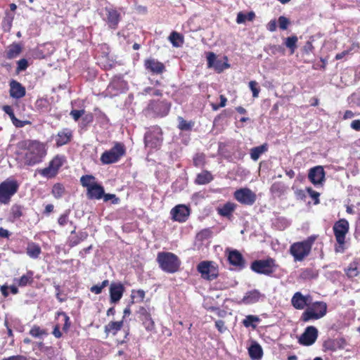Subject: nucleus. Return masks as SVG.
Masks as SVG:
<instances>
[{
	"label": "nucleus",
	"mask_w": 360,
	"mask_h": 360,
	"mask_svg": "<svg viewBox=\"0 0 360 360\" xmlns=\"http://www.w3.org/2000/svg\"><path fill=\"white\" fill-rule=\"evenodd\" d=\"M24 162L27 166H34L42 162L46 155L45 145L37 141L25 143Z\"/></svg>",
	"instance_id": "nucleus-1"
},
{
	"label": "nucleus",
	"mask_w": 360,
	"mask_h": 360,
	"mask_svg": "<svg viewBox=\"0 0 360 360\" xmlns=\"http://www.w3.org/2000/svg\"><path fill=\"white\" fill-rule=\"evenodd\" d=\"M157 260L160 268L167 273L176 272L180 266L179 258L172 252H159Z\"/></svg>",
	"instance_id": "nucleus-2"
},
{
	"label": "nucleus",
	"mask_w": 360,
	"mask_h": 360,
	"mask_svg": "<svg viewBox=\"0 0 360 360\" xmlns=\"http://www.w3.org/2000/svg\"><path fill=\"white\" fill-rule=\"evenodd\" d=\"M19 186V183L12 177L1 182L0 184V204H8L12 196L17 193Z\"/></svg>",
	"instance_id": "nucleus-3"
},
{
	"label": "nucleus",
	"mask_w": 360,
	"mask_h": 360,
	"mask_svg": "<svg viewBox=\"0 0 360 360\" xmlns=\"http://www.w3.org/2000/svg\"><path fill=\"white\" fill-rule=\"evenodd\" d=\"M314 238H309L307 240L293 243L290 248V252L295 262L302 261L310 253Z\"/></svg>",
	"instance_id": "nucleus-4"
},
{
	"label": "nucleus",
	"mask_w": 360,
	"mask_h": 360,
	"mask_svg": "<svg viewBox=\"0 0 360 360\" xmlns=\"http://www.w3.org/2000/svg\"><path fill=\"white\" fill-rule=\"evenodd\" d=\"M327 312V304L323 302H316L308 306L302 313L301 320L307 322L310 320H317L323 317Z\"/></svg>",
	"instance_id": "nucleus-5"
},
{
	"label": "nucleus",
	"mask_w": 360,
	"mask_h": 360,
	"mask_svg": "<svg viewBox=\"0 0 360 360\" xmlns=\"http://www.w3.org/2000/svg\"><path fill=\"white\" fill-rule=\"evenodd\" d=\"M126 152L123 143L117 142L108 150H105L101 156V161L103 165H110L117 162L124 155Z\"/></svg>",
	"instance_id": "nucleus-6"
},
{
	"label": "nucleus",
	"mask_w": 360,
	"mask_h": 360,
	"mask_svg": "<svg viewBox=\"0 0 360 360\" xmlns=\"http://www.w3.org/2000/svg\"><path fill=\"white\" fill-rule=\"evenodd\" d=\"M349 222L345 219H340L335 223L333 229L336 240L339 245L335 248L336 252L343 251V245L345 243V237L349 231Z\"/></svg>",
	"instance_id": "nucleus-7"
},
{
	"label": "nucleus",
	"mask_w": 360,
	"mask_h": 360,
	"mask_svg": "<svg viewBox=\"0 0 360 360\" xmlns=\"http://www.w3.org/2000/svg\"><path fill=\"white\" fill-rule=\"evenodd\" d=\"M250 269L257 274L269 276L275 270L274 260L271 258L255 260L252 262Z\"/></svg>",
	"instance_id": "nucleus-8"
},
{
	"label": "nucleus",
	"mask_w": 360,
	"mask_h": 360,
	"mask_svg": "<svg viewBox=\"0 0 360 360\" xmlns=\"http://www.w3.org/2000/svg\"><path fill=\"white\" fill-rule=\"evenodd\" d=\"M162 141V131L158 127H152L144 136L145 146L147 148H158Z\"/></svg>",
	"instance_id": "nucleus-9"
},
{
	"label": "nucleus",
	"mask_w": 360,
	"mask_h": 360,
	"mask_svg": "<svg viewBox=\"0 0 360 360\" xmlns=\"http://www.w3.org/2000/svg\"><path fill=\"white\" fill-rule=\"evenodd\" d=\"M234 198L240 204L251 206L257 200V195L248 188H240L233 193Z\"/></svg>",
	"instance_id": "nucleus-10"
},
{
	"label": "nucleus",
	"mask_w": 360,
	"mask_h": 360,
	"mask_svg": "<svg viewBox=\"0 0 360 360\" xmlns=\"http://www.w3.org/2000/svg\"><path fill=\"white\" fill-rule=\"evenodd\" d=\"M64 162V156L56 155L50 161L49 166L40 169L39 173L46 178L54 177L57 174L60 167L63 165Z\"/></svg>",
	"instance_id": "nucleus-11"
},
{
	"label": "nucleus",
	"mask_w": 360,
	"mask_h": 360,
	"mask_svg": "<svg viewBox=\"0 0 360 360\" xmlns=\"http://www.w3.org/2000/svg\"><path fill=\"white\" fill-rule=\"evenodd\" d=\"M198 271L203 278L213 280L218 276V269L212 262L204 261L198 265Z\"/></svg>",
	"instance_id": "nucleus-12"
},
{
	"label": "nucleus",
	"mask_w": 360,
	"mask_h": 360,
	"mask_svg": "<svg viewBox=\"0 0 360 360\" xmlns=\"http://www.w3.org/2000/svg\"><path fill=\"white\" fill-rule=\"evenodd\" d=\"M170 109V104L165 101H153L147 108L149 112L154 115L163 117L168 114Z\"/></svg>",
	"instance_id": "nucleus-13"
},
{
	"label": "nucleus",
	"mask_w": 360,
	"mask_h": 360,
	"mask_svg": "<svg viewBox=\"0 0 360 360\" xmlns=\"http://www.w3.org/2000/svg\"><path fill=\"white\" fill-rule=\"evenodd\" d=\"M103 20L112 29L117 28L120 20V14L112 6H105L104 13H102Z\"/></svg>",
	"instance_id": "nucleus-14"
},
{
	"label": "nucleus",
	"mask_w": 360,
	"mask_h": 360,
	"mask_svg": "<svg viewBox=\"0 0 360 360\" xmlns=\"http://www.w3.org/2000/svg\"><path fill=\"white\" fill-rule=\"evenodd\" d=\"M224 61L221 60H217L216 58V55L212 52H210L208 53L207 56V66L209 68H214L218 72H221L224 70L229 68L230 67L229 64L227 62L228 58L226 56L224 57Z\"/></svg>",
	"instance_id": "nucleus-15"
},
{
	"label": "nucleus",
	"mask_w": 360,
	"mask_h": 360,
	"mask_svg": "<svg viewBox=\"0 0 360 360\" xmlns=\"http://www.w3.org/2000/svg\"><path fill=\"white\" fill-rule=\"evenodd\" d=\"M318 337V330L314 326H308L299 338L300 344L305 346L313 345Z\"/></svg>",
	"instance_id": "nucleus-16"
},
{
	"label": "nucleus",
	"mask_w": 360,
	"mask_h": 360,
	"mask_svg": "<svg viewBox=\"0 0 360 360\" xmlns=\"http://www.w3.org/2000/svg\"><path fill=\"white\" fill-rule=\"evenodd\" d=\"M308 178L314 185H322L325 181V172L322 166H316L309 169Z\"/></svg>",
	"instance_id": "nucleus-17"
},
{
	"label": "nucleus",
	"mask_w": 360,
	"mask_h": 360,
	"mask_svg": "<svg viewBox=\"0 0 360 360\" xmlns=\"http://www.w3.org/2000/svg\"><path fill=\"white\" fill-rule=\"evenodd\" d=\"M110 297L111 303H117L122 298L124 287L120 283H112L110 285Z\"/></svg>",
	"instance_id": "nucleus-18"
},
{
	"label": "nucleus",
	"mask_w": 360,
	"mask_h": 360,
	"mask_svg": "<svg viewBox=\"0 0 360 360\" xmlns=\"http://www.w3.org/2000/svg\"><path fill=\"white\" fill-rule=\"evenodd\" d=\"M264 298L265 295L264 294L261 293L258 290L255 289L248 291L243 297L241 302L245 304H252L264 300Z\"/></svg>",
	"instance_id": "nucleus-19"
},
{
	"label": "nucleus",
	"mask_w": 360,
	"mask_h": 360,
	"mask_svg": "<svg viewBox=\"0 0 360 360\" xmlns=\"http://www.w3.org/2000/svg\"><path fill=\"white\" fill-rule=\"evenodd\" d=\"M171 214L175 221L184 222L189 215V210L184 205H179L171 210Z\"/></svg>",
	"instance_id": "nucleus-20"
},
{
	"label": "nucleus",
	"mask_w": 360,
	"mask_h": 360,
	"mask_svg": "<svg viewBox=\"0 0 360 360\" xmlns=\"http://www.w3.org/2000/svg\"><path fill=\"white\" fill-rule=\"evenodd\" d=\"M228 260L231 265L238 269H242L245 266V259L243 255L236 250H230L229 252Z\"/></svg>",
	"instance_id": "nucleus-21"
},
{
	"label": "nucleus",
	"mask_w": 360,
	"mask_h": 360,
	"mask_svg": "<svg viewBox=\"0 0 360 360\" xmlns=\"http://www.w3.org/2000/svg\"><path fill=\"white\" fill-rule=\"evenodd\" d=\"M145 68L153 74L159 75L165 71V65L156 59L149 58L144 62Z\"/></svg>",
	"instance_id": "nucleus-22"
},
{
	"label": "nucleus",
	"mask_w": 360,
	"mask_h": 360,
	"mask_svg": "<svg viewBox=\"0 0 360 360\" xmlns=\"http://www.w3.org/2000/svg\"><path fill=\"white\" fill-rule=\"evenodd\" d=\"M309 296H304L301 292H297L292 297V306L297 309H303L309 303Z\"/></svg>",
	"instance_id": "nucleus-23"
},
{
	"label": "nucleus",
	"mask_w": 360,
	"mask_h": 360,
	"mask_svg": "<svg viewBox=\"0 0 360 360\" xmlns=\"http://www.w3.org/2000/svg\"><path fill=\"white\" fill-rule=\"evenodd\" d=\"M25 87L18 82L12 80L10 82V96L16 99L22 98L25 95Z\"/></svg>",
	"instance_id": "nucleus-24"
},
{
	"label": "nucleus",
	"mask_w": 360,
	"mask_h": 360,
	"mask_svg": "<svg viewBox=\"0 0 360 360\" xmlns=\"http://www.w3.org/2000/svg\"><path fill=\"white\" fill-rule=\"evenodd\" d=\"M72 137V132L69 129H63L60 131L56 136V143L58 146H62L70 141Z\"/></svg>",
	"instance_id": "nucleus-25"
},
{
	"label": "nucleus",
	"mask_w": 360,
	"mask_h": 360,
	"mask_svg": "<svg viewBox=\"0 0 360 360\" xmlns=\"http://www.w3.org/2000/svg\"><path fill=\"white\" fill-rule=\"evenodd\" d=\"M139 313L143 321V324L147 330H152L154 328L155 324L153 321L150 313L144 307L139 309Z\"/></svg>",
	"instance_id": "nucleus-26"
},
{
	"label": "nucleus",
	"mask_w": 360,
	"mask_h": 360,
	"mask_svg": "<svg viewBox=\"0 0 360 360\" xmlns=\"http://www.w3.org/2000/svg\"><path fill=\"white\" fill-rule=\"evenodd\" d=\"M236 208V205L231 202H227L224 205L218 207L217 210L219 215L230 218Z\"/></svg>",
	"instance_id": "nucleus-27"
},
{
	"label": "nucleus",
	"mask_w": 360,
	"mask_h": 360,
	"mask_svg": "<svg viewBox=\"0 0 360 360\" xmlns=\"http://www.w3.org/2000/svg\"><path fill=\"white\" fill-rule=\"evenodd\" d=\"M104 194L103 186L96 184L87 190L86 195L89 199H101Z\"/></svg>",
	"instance_id": "nucleus-28"
},
{
	"label": "nucleus",
	"mask_w": 360,
	"mask_h": 360,
	"mask_svg": "<svg viewBox=\"0 0 360 360\" xmlns=\"http://www.w3.org/2000/svg\"><path fill=\"white\" fill-rule=\"evenodd\" d=\"M248 353L252 360H260L263 351L262 347L257 342H254L248 349Z\"/></svg>",
	"instance_id": "nucleus-29"
},
{
	"label": "nucleus",
	"mask_w": 360,
	"mask_h": 360,
	"mask_svg": "<svg viewBox=\"0 0 360 360\" xmlns=\"http://www.w3.org/2000/svg\"><path fill=\"white\" fill-rule=\"evenodd\" d=\"M3 110L5 112V113H6L10 117L13 124L16 127H22L27 123V122L19 120L15 117L14 112H13V110L11 106L4 105Z\"/></svg>",
	"instance_id": "nucleus-30"
},
{
	"label": "nucleus",
	"mask_w": 360,
	"mask_h": 360,
	"mask_svg": "<svg viewBox=\"0 0 360 360\" xmlns=\"http://www.w3.org/2000/svg\"><path fill=\"white\" fill-rule=\"evenodd\" d=\"M22 51V46L17 43H13L8 46L6 51V58L13 59L16 58Z\"/></svg>",
	"instance_id": "nucleus-31"
},
{
	"label": "nucleus",
	"mask_w": 360,
	"mask_h": 360,
	"mask_svg": "<svg viewBox=\"0 0 360 360\" xmlns=\"http://www.w3.org/2000/svg\"><path fill=\"white\" fill-rule=\"evenodd\" d=\"M212 179L213 176L210 172L203 171L197 175L195 182L197 184L203 185L210 183Z\"/></svg>",
	"instance_id": "nucleus-32"
},
{
	"label": "nucleus",
	"mask_w": 360,
	"mask_h": 360,
	"mask_svg": "<svg viewBox=\"0 0 360 360\" xmlns=\"http://www.w3.org/2000/svg\"><path fill=\"white\" fill-rule=\"evenodd\" d=\"M267 144L264 143L259 146L252 148L250 150V158L254 161H257L262 154L267 151Z\"/></svg>",
	"instance_id": "nucleus-33"
},
{
	"label": "nucleus",
	"mask_w": 360,
	"mask_h": 360,
	"mask_svg": "<svg viewBox=\"0 0 360 360\" xmlns=\"http://www.w3.org/2000/svg\"><path fill=\"white\" fill-rule=\"evenodd\" d=\"M33 281V273L31 271H27L25 275H22L19 278H15L14 282L15 284L20 287L26 286L28 283H32Z\"/></svg>",
	"instance_id": "nucleus-34"
},
{
	"label": "nucleus",
	"mask_w": 360,
	"mask_h": 360,
	"mask_svg": "<svg viewBox=\"0 0 360 360\" xmlns=\"http://www.w3.org/2000/svg\"><path fill=\"white\" fill-rule=\"evenodd\" d=\"M122 321H110L105 326V331L108 333H112V335H115L122 328Z\"/></svg>",
	"instance_id": "nucleus-35"
},
{
	"label": "nucleus",
	"mask_w": 360,
	"mask_h": 360,
	"mask_svg": "<svg viewBox=\"0 0 360 360\" xmlns=\"http://www.w3.org/2000/svg\"><path fill=\"white\" fill-rule=\"evenodd\" d=\"M124 85V81L120 79H116L113 80L112 82L110 83L107 88V91L112 94V95H117L120 89L123 87Z\"/></svg>",
	"instance_id": "nucleus-36"
},
{
	"label": "nucleus",
	"mask_w": 360,
	"mask_h": 360,
	"mask_svg": "<svg viewBox=\"0 0 360 360\" xmlns=\"http://www.w3.org/2000/svg\"><path fill=\"white\" fill-rule=\"evenodd\" d=\"M41 253V248L38 244L34 243H30L27 248V254L31 258H38Z\"/></svg>",
	"instance_id": "nucleus-37"
},
{
	"label": "nucleus",
	"mask_w": 360,
	"mask_h": 360,
	"mask_svg": "<svg viewBox=\"0 0 360 360\" xmlns=\"http://www.w3.org/2000/svg\"><path fill=\"white\" fill-rule=\"evenodd\" d=\"M169 41L174 47H180L184 44V37L176 32H172L168 37Z\"/></svg>",
	"instance_id": "nucleus-38"
},
{
	"label": "nucleus",
	"mask_w": 360,
	"mask_h": 360,
	"mask_svg": "<svg viewBox=\"0 0 360 360\" xmlns=\"http://www.w3.org/2000/svg\"><path fill=\"white\" fill-rule=\"evenodd\" d=\"M360 274V261L351 263L347 269V275L350 278L357 276Z\"/></svg>",
	"instance_id": "nucleus-39"
},
{
	"label": "nucleus",
	"mask_w": 360,
	"mask_h": 360,
	"mask_svg": "<svg viewBox=\"0 0 360 360\" xmlns=\"http://www.w3.org/2000/svg\"><path fill=\"white\" fill-rule=\"evenodd\" d=\"M22 210L23 207L19 205H13L11 208L10 212V219L12 221H15L16 219H20L22 215Z\"/></svg>",
	"instance_id": "nucleus-40"
},
{
	"label": "nucleus",
	"mask_w": 360,
	"mask_h": 360,
	"mask_svg": "<svg viewBox=\"0 0 360 360\" xmlns=\"http://www.w3.org/2000/svg\"><path fill=\"white\" fill-rule=\"evenodd\" d=\"M94 180H95V178L92 175H84L80 178L81 184L84 187H86L87 190L89 189V188H90L91 186H93L94 185H95L96 184L94 181Z\"/></svg>",
	"instance_id": "nucleus-41"
},
{
	"label": "nucleus",
	"mask_w": 360,
	"mask_h": 360,
	"mask_svg": "<svg viewBox=\"0 0 360 360\" xmlns=\"http://www.w3.org/2000/svg\"><path fill=\"white\" fill-rule=\"evenodd\" d=\"M298 39L296 36H292L285 39V45L290 50L291 53H294L297 49V42Z\"/></svg>",
	"instance_id": "nucleus-42"
},
{
	"label": "nucleus",
	"mask_w": 360,
	"mask_h": 360,
	"mask_svg": "<svg viewBox=\"0 0 360 360\" xmlns=\"http://www.w3.org/2000/svg\"><path fill=\"white\" fill-rule=\"evenodd\" d=\"M255 13L253 12H250L248 14H244L242 12H240L237 15L236 22L238 24L244 23L246 20L252 21L255 18Z\"/></svg>",
	"instance_id": "nucleus-43"
},
{
	"label": "nucleus",
	"mask_w": 360,
	"mask_h": 360,
	"mask_svg": "<svg viewBox=\"0 0 360 360\" xmlns=\"http://www.w3.org/2000/svg\"><path fill=\"white\" fill-rule=\"evenodd\" d=\"M259 321V319L257 316L254 315H248L245 317V319L243 321V324L246 327H252L253 328H256V325L254 323H257Z\"/></svg>",
	"instance_id": "nucleus-44"
},
{
	"label": "nucleus",
	"mask_w": 360,
	"mask_h": 360,
	"mask_svg": "<svg viewBox=\"0 0 360 360\" xmlns=\"http://www.w3.org/2000/svg\"><path fill=\"white\" fill-rule=\"evenodd\" d=\"M30 334L34 338H41L44 335H47L48 333L46 330L34 326L30 330Z\"/></svg>",
	"instance_id": "nucleus-45"
},
{
	"label": "nucleus",
	"mask_w": 360,
	"mask_h": 360,
	"mask_svg": "<svg viewBox=\"0 0 360 360\" xmlns=\"http://www.w3.org/2000/svg\"><path fill=\"white\" fill-rule=\"evenodd\" d=\"M65 193V188L60 184H56L52 188V193L56 198H60Z\"/></svg>",
	"instance_id": "nucleus-46"
},
{
	"label": "nucleus",
	"mask_w": 360,
	"mask_h": 360,
	"mask_svg": "<svg viewBox=\"0 0 360 360\" xmlns=\"http://www.w3.org/2000/svg\"><path fill=\"white\" fill-rule=\"evenodd\" d=\"M284 191V186L280 182L274 183L271 187V191L276 195H281Z\"/></svg>",
	"instance_id": "nucleus-47"
},
{
	"label": "nucleus",
	"mask_w": 360,
	"mask_h": 360,
	"mask_svg": "<svg viewBox=\"0 0 360 360\" xmlns=\"http://www.w3.org/2000/svg\"><path fill=\"white\" fill-rule=\"evenodd\" d=\"M58 316L60 317V316H62L63 317V319L64 321V325L63 326V330L64 331H67L68 330V328H70V318L69 316L65 313V312H59L58 314Z\"/></svg>",
	"instance_id": "nucleus-48"
},
{
	"label": "nucleus",
	"mask_w": 360,
	"mask_h": 360,
	"mask_svg": "<svg viewBox=\"0 0 360 360\" xmlns=\"http://www.w3.org/2000/svg\"><path fill=\"white\" fill-rule=\"evenodd\" d=\"M326 350L335 351L338 347V342L335 340H328L323 345Z\"/></svg>",
	"instance_id": "nucleus-49"
},
{
	"label": "nucleus",
	"mask_w": 360,
	"mask_h": 360,
	"mask_svg": "<svg viewBox=\"0 0 360 360\" xmlns=\"http://www.w3.org/2000/svg\"><path fill=\"white\" fill-rule=\"evenodd\" d=\"M75 233V229L71 231V236L69 237V245L74 247L78 245L81 241L79 239L78 235L73 236Z\"/></svg>",
	"instance_id": "nucleus-50"
},
{
	"label": "nucleus",
	"mask_w": 360,
	"mask_h": 360,
	"mask_svg": "<svg viewBox=\"0 0 360 360\" xmlns=\"http://www.w3.org/2000/svg\"><path fill=\"white\" fill-rule=\"evenodd\" d=\"M17 64H18V66H17L16 71L18 72L25 70L28 67V61L25 58H22V59L19 60L18 61Z\"/></svg>",
	"instance_id": "nucleus-51"
},
{
	"label": "nucleus",
	"mask_w": 360,
	"mask_h": 360,
	"mask_svg": "<svg viewBox=\"0 0 360 360\" xmlns=\"http://www.w3.org/2000/svg\"><path fill=\"white\" fill-rule=\"evenodd\" d=\"M249 87L252 92V96L257 98L259 96V89L257 87V83L255 81L249 82Z\"/></svg>",
	"instance_id": "nucleus-52"
},
{
	"label": "nucleus",
	"mask_w": 360,
	"mask_h": 360,
	"mask_svg": "<svg viewBox=\"0 0 360 360\" xmlns=\"http://www.w3.org/2000/svg\"><path fill=\"white\" fill-rule=\"evenodd\" d=\"M290 24V21L289 20L285 18V16H280L278 18V25H279V27L283 30H285L288 28V25Z\"/></svg>",
	"instance_id": "nucleus-53"
},
{
	"label": "nucleus",
	"mask_w": 360,
	"mask_h": 360,
	"mask_svg": "<svg viewBox=\"0 0 360 360\" xmlns=\"http://www.w3.org/2000/svg\"><path fill=\"white\" fill-rule=\"evenodd\" d=\"M84 110H72L70 115L75 121H77L84 114Z\"/></svg>",
	"instance_id": "nucleus-54"
},
{
	"label": "nucleus",
	"mask_w": 360,
	"mask_h": 360,
	"mask_svg": "<svg viewBox=\"0 0 360 360\" xmlns=\"http://www.w3.org/2000/svg\"><path fill=\"white\" fill-rule=\"evenodd\" d=\"M69 213L70 211H66L64 214L60 216L58 222L60 226H63L68 224Z\"/></svg>",
	"instance_id": "nucleus-55"
},
{
	"label": "nucleus",
	"mask_w": 360,
	"mask_h": 360,
	"mask_svg": "<svg viewBox=\"0 0 360 360\" xmlns=\"http://www.w3.org/2000/svg\"><path fill=\"white\" fill-rule=\"evenodd\" d=\"M215 326L219 333H223L226 330L224 322L222 320H218L215 321Z\"/></svg>",
	"instance_id": "nucleus-56"
},
{
	"label": "nucleus",
	"mask_w": 360,
	"mask_h": 360,
	"mask_svg": "<svg viewBox=\"0 0 360 360\" xmlns=\"http://www.w3.org/2000/svg\"><path fill=\"white\" fill-rule=\"evenodd\" d=\"M131 297L132 298H138L140 301H142L145 297V292L143 290L132 291Z\"/></svg>",
	"instance_id": "nucleus-57"
},
{
	"label": "nucleus",
	"mask_w": 360,
	"mask_h": 360,
	"mask_svg": "<svg viewBox=\"0 0 360 360\" xmlns=\"http://www.w3.org/2000/svg\"><path fill=\"white\" fill-rule=\"evenodd\" d=\"M103 197L105 202H108L110 200H112L113 204H117L119 202V199L114 194H103Z\"/></svg>",
	"instance_id": "nucleus-58"
},
{
	"label": "nucleus",
	"mask_w": 360,
	"mask_h": 360,
	"mask_svg": "<svg viewBox=\"0 0 360 360\" xmlns=\"http://www.w3.org/2000/svg\"><path fill=\"white\" fill-rule=\"evenodd\" d=\"M307 192L309 194V195L315 200V204H318L319 202V193L315 191H314L312 188H307Z\"/></svg>",
	"instance_id": "nucleus-59"
},
{
	"label": "nucleus",
	"mask_w": 360,
	"mask_h": 360,
	"mask_svg": "<svg viewBox=\"0 0 360 360\" xmlns=\"http://www.w3.org/2000/svg\"><path fill=\"white\" fill-rule=\"evenodd\" d=\"M179 128L181 130H187L191 128L190 124L187 123L183 118L179 117Z\"/></svg>",
	"instance_id": "nucleus-60"
},
{
	"label": "nucleus",
	"mask_w": 360,
	"mask_h": 360,
	"mask_svg": "<svg viewBox=\"0 0 360 360\" xmlns=\"http://www.w3.org/2000/svg\"><path fill=\"white\" fill-rule=\"evenodd\" d=\"M1 360H28L27 358L23 355H14L7 358H4Z\"/></svg>",
	"instance_id": "nucleus-61"
},
{
	"label": "nucleus",
	"mask_w": 360,
	"mask_h": 360,
	"mask_svg": "<svg viewBox=\"0 0 360 360\" xmlns=\"http://www.w3.org/2000/svg\"><path fill=\"white\" fill-rule=\"evenodd\" d=\"M267 29L268 30H269L270 32H274L276 30V22L275 20H271L268 24H267Z\"/></svg>",
	"instance_id": "nucleus-62"
},
{
	"label": "nucleus",
	"mask_w": 360,
	"mask_h": 360,
	"mask_svg": "<svg viewBox=\"0 0 360 360\" xmlns=\"http://www.w3.org/2000/svg\"><path fill=\"white\" fill-rule=\"evenodd\" d=\"M351 127L356 131H360V120H353L351 123Z\"/></svg>",
	"instance_id": "nucleus-63"
},
{
	"label": "nucleus",
	"mask_w": 360,
	"mask_h": 360,
	"mask_svg": "<svg viewBox=\"0 0 360 360\" xmlns=\"http://www.w3.org/2000/svg\"><path fill=\"white\" fill-rule=\"evenodd\" d=\"M91 291L95 294H100L102 292L103 288L100 285H95L91 288Z\"/></svg>",
	"instance_id": "nucleus-64"
}]
</instances>
